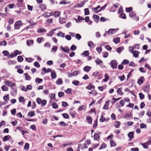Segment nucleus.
Wrapping results in <instances>:
<instances>
[{
    "label": "nucleus",
    "instance_id": "f257e3e1",
    "mask_svg": "<svg viewBox=\"0 0 151 151\" xmlns=\"http://www.w3.org/2000/svg\"><path fill=\"white\" fill-rule=\"evenodd\" d=\"M22 25V23L21 21L19 20L16 22L14 25L15 29H19L20 28V26Z\"/></svg>",
    "mask_w": 151,
    "mask_h": 151
},
{
    "label": "nucleus",
    "instance_id": "f03ea898",
    "mask_svg": "<svg viewBox=\"0 0 151 151\" xmlns=\"http://www.w3.org/2000/svg\"><path fill=\"white\" fill-rule=\"evenodd\" d=\"M4 83L5 85L9 86L12 87L16 86L15 84L14 83L8 80L5 81Z\"/></svg>",
    "mask_w": 151,
    "mask_h": 151
},
{
    "label": "nucleus",
    "instance_id": "7ed1b4c3",
    "mask_svg": "<svg viewBox=\"0 0 151 151\" xmlns=\"http://www.w3.org/2000/svg\"><path fill=\"white\" fill-rule=\"evenodd\" d=\"M117 62L116 60H112L110 63V64L111 68H117Z\"/></svg>",
    "mask_w": 151,
    "mask_h": 151
},
{
    "label": "nucleus",
    "instance_id": "20e7f679",
    "mask_svg": "<svg viewBox=\"0 0 151 151\" xmlns=\"http://www.w3.org/2000/svg\"><path fill=\"white\" fill-rule=\"evenodd\" d=\"M60 48L63 51L65 52L68 53L69 52V50L67 46H65V48H64L61 46H60Z\"/></svg>",
    "mask_w": 151,
    "mask_h": 151
},
{
    "label": "nucleus",
    "instance_id": "39448f33",
    "mask_svg": "<svg viewBox=\"0 0 151 151\" xmlns=\"http://www.w3.org/2000/svg\"><path fill=\"white\" fill-rule=\"evenodd\" d=\"M116 32V29H110L107 32L108 34H114Z\"/></svg>",
    "mask_w": 151,
    "mask_h": 151
},
{
    "label": "nucleus",
    "instance_id": "423d86ee",
    "mask_svg": "<svg viewBox=\"0 0 151 151\" xmlns=\"http://www.w3.org/2000/svg\"><path fill=\"white\" fill-rule=\"evenodd\" d=\"M91 68V67L86 66L83 68V70L84 71L88 72L90 70Z\"/></svg>",
    "mask_w": 151,
    "mask_h": 151
},
{
    "label": "nucleus",
    "instance_id": "0eeeda50",
    "mask_svg": "<svg viewBox=\"0 0 151 151\" xmlns=\"http://www.w3.org/2000/svg\"><path fill=\"white\" fill-rule=\"evenodd\" d=\"M134 131L129 132L128 134V136L130 139H132L134 137Z\"/></svg>",
    "mask_w": 151,
    "mask_h": 151
},
{
    "label": "nucleus",
    "instance_id": "6e6552de",
    "mask_svg": "<svg viewBox=\"0 0 151 151\" xmlns=\"http://www.w3.org/2000/svg\"><path fill=\"white\" fill-rule=\"evenodd\" d=\"M144 81V78L143 77H142L140 79H139L138 80L137 83L139 85H140L143 83Z\"/></svg>",
    "mask_w": 151,
    "mask_h": 151
},
{
    "label": "nucleus",
    "instance_id": "1a4fd4ad",
    "mask_svg": "<svg viewBox=\"0 0 151 151\" xmlns=\"http://www.w3.org/2000/svg\"><path fill=\"white\" fill-rule=\"evenodd\" d=\"M93 18L94 19V21L97 23L99 21V16L96 14H94L93 17Z\"/></svg>",
    "mask_w": 151,
    "mask_h": 151
},
{
    "label": "nucleus",
    "instance_id": "9d476101",
    "mask_svg": "<svg viewBox=\"0 0 151 151\" xmlns=\"http://www.w3.org/2000/svg\"><path fill=\"white\" fill-rule=\"evenodd\" d=\"M136 14H135L133 12H132L129 14V17L133 18L134 19H136L137 18V17L135 16Z\"/></svg>",
    "mask_w": 151,
    "mask_h": 151
},
{
    "label": "nucleus",
    "instance_id": "9b49d317",
    "mask_svg": "<svg viewBox=\"0 0 151 151\" xmlns=\"http://www.w3.org/2000/svg\"><path fill=\"white\" fill-rule=\"evenodd\" d=\"M51 76L52 79H55L56 77V74L55 71H52L51 73Z\"/></svg>",
    "mask_w": 151,
    "mask_h": 151
},
{
    "label": "nucleus",
    "instance_id": "f8f14e48",
    "mask_svg": "<svg viewBox=\"0 0 151 151\" xmlns=\"http://www.w3.org/2000/svg\"><path fill=\"white\" fill-rule=\"evenodd\" d=\"M11 138L10 135H7L4 136L3 138V140L5 142L9 139L10 138Z\"/></svg>",
    "mask_w": 151,
    "mask_h": 151
},
{
    "label": "nucleus",
    "instance_id": "ddd939ff",
    "mask_svg": "<svg viewBox=\"0 0 151 151\" xmlns=\"http://www.w3.org/2000/svg\"><path fill=\"white\" fill-rule=\"evenodd\" d=\"M60 13L58 11H56L54 14V16L55 18H57L60 15Z\"/></svg>",
    "mask_w": 151,
    "mask_h": 151
},
{
    "label": "nucleus",
    "instance_id": "4468645a",
    "mask_svg": "<svg viewBox=\"0 0 151 151\" xmlns=\"http://www.w3.org/2000/svg\"><path fill=\"white\" fill-rule=\"evenodd\" d=\"M37 31L39 33L45 32L46 31L45 29L42 28H40L38 29H37Z\"/></svg>",
    "mask_w": 151,
    "mask_h": 151
},
{
    "label": "nucleus",
    "instance_id": "2eb2a0df",
    "mask_svg": "<svg viewBox=\"0 0 151 151\" xmlns=\"http://www.w3.org/2000/svg\"><path fill=\"white\" fill-rule=\"evenodd\" d=\"M56 83L58 85L62 84V80L61 78H58L56 81Z\"/></svg>",
    "mask_w": 151,
    "mask_h": 151
},
{
    "label": "nucleus",
    "instance_id": "dca6fc26",
    "mask_svg": "<svg viewBox=\"0 0 151 151\" xmlns=\"http://www.w3.org/2000/svg\"><path fill=\"white\" fill-rule=\"evenodd\" d=\"M57 35L58 36L64 37L65 36V34L62 32H59L57 34Z\"/></svg>",
    "mask_w": 151,
    "mask_h": 151
},
{
    "label": "nucleus",
    "instance_id": "f3484780",
    "mask_svg": "<svg viewBox=\"0 0 151 151\" xmlns=\"http://www.w3.org/2000/svg\"><path fill=\"white\" fill-rule=\"evenodd\" d=\"M120 123L119 121H116L114 124V126L116 128H119L120 126Z\"/></svg>",
    "mask_w": 151,
    "mask_h": 151
},
{
    "label": "nucleus",
    "instance_id": "a211bd4d",
    "mask_svg": "<svg viewBox=\"0 0 151 151\" xmlns=\"http://www.w3.org/2000/svg\"><path fill=\"white\" fill-rule=\"evenodd\" d=\"M1 88L2 90L4 91H6L8 90V88L5 85H3L2 86Z\"/></svg>",
    "mask_w": 151,
    "mask_h": 151
},
{
    "label": "nucleus",
    "instance_id": "6ab92c4d",
    "mask_svg": "<svg viewBox=\"0 0 151 151\" xmlns=\"http://www.w3.org/2000/svg\"><path fill=\"white\" fill-rule=\"evenodd\" d=\"M33 42L32 40H27L26 43L27 45L30 46L33 43Z\"/></svg>",
    "mask_w": 151,
    "mask_h": 151
},
{
    "label": "nucleus",
    "instance_id": "aec40b11",
    "mask_svg": "<svg viewBox=\"0 0 151 151\" xmlns=\"http://www.w3.org/2000/svg\"><path fill=\"white\" fill-rule=\"evenodd\" d=\"M35 115V114L34 111H30L28 114V116L31 117H32Z\"/></svg>",
    "mask_w": 151,
    "mask_h": 151
},
{
    "label": "nucleus",
    "instance_id": "412c9836",
    "mask_svg": "<svg viewBox=\"0 0 151 151\" xmlns=\"http://www.w3.org/2000/svg\"><path fill=\"white\" fill-rule=\"evenodd\" d=\"M86 119L87 122L89 124H91L92 122V118L90 116H87L86 117Z\"/></svg>",
    "mask_w": 151,
    "mask_h": 151
},
{
    "label": "nucleus",
    "instance_id": "4be33fe9",
    "mask_svg": "<svg viewBox=\"0 0 151 151\" xmlns=\"http://www.w3.org/2000/svg\"><path fill=\"white\" fill-rule=\"evenodd\" d=\"M40 6L42 10H45L46 8V6L45 4H43L40 5Z\"/></svg>",
    "mask_w": 151,
    "mask_h": 151
},
{
    "label": "nucleus",
    "instance_id": "5701e85b",
    "mask_svg": "<svg viewBox=\"0 0 151 151\" xmlns=\"http://www.w3.org/2000/svg\"><path fill=\"white\" fill-rule=\"evenodd\" d=\"M99 137V134L98 133H95L94 136V139L95 140H98Z\"/></svg>",
    "mask_w": 151,
    "mask_h": 151
},
{
    "label": "nucleus",
    "instance_id": "b1692460",
    "mask_svg": "<svg viewBox=\"0 0 151 151\" xmlns=\"http://www.w3.org/2000/svg\"><path fill=\"white\" fill-rule=\"evenodd\" d=\"M143 147L145 149H147L148 148V145H149L148 144V142H146L143 144H142Z\"/></svg>",
    "mask_w": 151,
    "mask_h": 151
},
{
    "label": "nucleus",
    "instance_id": "393cba45",
    "mask_svg": "<svg viewBox=\"0 0 151 151\" xmlns=\"http://www.w3.org/2000/svg\"><path fill=\"white\" fill-rule=\"evenodd\" d=\"M105 78L103 79V81L105 82H106L109 79V77L107 73H105L104 75Z\"/></svg>",
    "mask_w": 151,
    "mask_h": 151
},
{
    "label": "nucleus",
    "instance_id": "a878e982",
    "mask_svg": "<svg viewBox=\"0 0 151 151\" xmlns=\"http://www.w3.org/2000/svg\"><path fill=\"white\" fill-rule=\"evenodd\" d=\"M86 88L89 90H91L92 88L94 89L95 86L93 85L90 84L88 86L86 87Z\"/></svg>",
    "mask_w": 151,
    "mask_h": 151
},
{
    "label": "nucleus",
    "instance_id": "bb28decb",
    "mask_svg": "<svg viewBox=\"0 0 151 151\" xmlns=\"http://www.w3.org/2000/svg\"><path fill=\"white\" fill-rule=\"evenodd\" d=\"M95 62L97 65L99 64L100 63H102L103 62L102 60L98 58H97L95 60Z\"/></svg>",
    "mask_w": 151,
    "mask_h": 151
},
{
    "label": "nucleus",
    "instance_id": "cd10ccee",
    "mask_svg": "<svg viewBox=\"0 0 151 151\" xmlns=\"http://www.w3.org/2000/svg\"><path fill=\"white\" fill-rule=\"evenodd\" d=\"M29 148V144L28 143H26L24 146V149L26 150H28Z\"/></svg>",
    "mask_w": 151,
    "mask_h": 151
},
{
    "label": "nucleus",
    "instance_id": "c85d7f7f",
    "mask_svg": "<svg viewBox=\"0 0 151 151\" xmlns=\"http://www.w3.org/2000/svg\"><path fill=\"white\" fill-rule=\"evenodd\" d=\"M24 75H25V77L26 80H30L31 79V77L28 75L27 73H25Z\"/></svg>",
    "mask_w": 151,
    "mask_h": 151
},
{
    "label": "nucleus",
    "instance_id": "c756f323",
    "mask_svg": "<svg viewBox=\"0 0 151 151\" xmlns=\"http://www.w3.org/2000/svg\"><path fill=\"white\" fill-rule=\"evenodd\" d=\"M57 50V46H53L51 50V52H55Z\"/></svg>",
    "mask_w": 151,
    "mask_h": 151
},
{
    "label": "nucleus",
    "instance_id": "7c9ffc66",
    "mask_svg": "<svg viewBox=\"0 0 151 151\" xmlns=\"http://www.w3.org/2000/svg\"><path fill=\"white\" fill-rule=\"evenodd\" d=\"M119 17L121 18H123L124 19H126V18L125 14L123 13H122L120 15Z\"/></svg>",
    "mask_w": 151,
    "mask_h": 151
},
{
    "label": "nucleus",
    "instance_id": "2f4dec72",
    "mask_svg": "<svg viewBox=\"0 0 151 151\" xmlns=\"http://www.w3.org/2000/svg\"><path fill=\"white\" fill-rule=\"evenodd\" d=\"M133 56L135 58H137L138 56V51H135L133 52Z\"/></svg>",
    "mask_w": 151,
    "mask_h": 151
},
{
    "label": "nucleus",
    "instance_id": "473e14b6",
    "mask_svg": "<svg viewBox=\"0 0 151 151\" xmlns=\"http://www.w3.org/2000/svg\"><path fill=\"white\" fill-rule=\"evenodd\" d=\"M140 127L141 129L145 128L146 129L147 128V127L146 125L144 124V123H141L140 124Z\"/></svg>",
    "mask_w": 151,
    "mask_h": 151
},
{
    "label": "nucleus",
    "instance_id": "72a5a7b5",
    "mask_svg": "<svg viewBox=\"0 0 151 151\" xmlns=\"http://www.w3.org/2000/svg\"><path fill=\"white\" fill-rule=\"evenodd\" d=\"M42 81L43 80L42 79L39 78H37L35 79V82H37L39 83L42 82Z\"/></svg>",
    "mask_w": 151,
    "mask_h": 151
},
{
    "label": "nucleus",
    "instance_id": "f704fd0d",
    "mask_svg": "<svg viewBox=\"0 0 151 151\" xmlns=\"http://www.w3.org/2000/svg\"><path fill=\"white\" fill-rule=\"evenodd\" d=\"M16 62L14 60L9 61L8 62V63L9 65L12 64H16Z\"/></svg>",
    "mask_w": 151,
    "mask_h": 151
},
{
    "label": "nucleus",
    "instance_id": "c9c22d12",
    "mask_svg": "<svg viewBox=\"0 0 151 151\" xmlns=\"http://www.w3.org/2000/svg\"><path fill=\"white\" fill-rule=\"evenodd\" d=\"M17 60L19 62H21L23 60V58L21 56H19L17 57Z\"/></svg>",
    "mask_w": 151,
    "mask_h": 151
},
{
    "label": "nucleus",
    "instance_id": "e433bc0d",
    "mask_svg": "<svg viewBox=\"0 0 151 151\" xmlns=\"http://www.w3.org/2000/svg\"><path fill=\"white\" fill-rule=\"evenodd\" d=\"M79 82L78 81L74 80L72 81V83L76 86H77L79 84Z\"/></svg>",
    "mask_w": 151,
    "mask_h": 151
},
{
    "label": "nucleus",
    "instance_id": "4c0bfd02",
    "mask_svg": "<svg viewBox=\"0 0 151 151\" xmlns=\"http://www.w3.org/2000/svg\"><path fill=\"white\" fill-rule=\"evenodd\" d=\"M22 53L21 52L17 50H16L14 51V53L15 54V56H16L17 55L21 54Z\"/></svg>",
    "mask_w": 151,
    "mask_h": 151
},
{
    "label": "nucleus",
    "instance_id": "58836bf2",
    "mask_svg": "<svg viewBox=\"0 0 151 151\" xmlns=\"http://www.w3.org/2000/svg\"><path fill=\"white\" fill-rule=\"evenodd\" d=\"M132 9L133 8L131 7L129 8H126L125 10L127 12H130L132 10Z\"/></svg>",
    "mask_w": 151,
    "mask_h": 151
},
{
    "label": "nucleus",
    "instance_id": "ea45409f",
    "mask_svg": "<svg viewBox=\"0 0 151 151\" xmlns=\"http://www.w3.org/2000/svg\"><path fill=\"white\" fill-rule=\"evenodd\" d=\"M110 145L111 147H114L116 145V144L114 141L112 139L110 141Z\"/></svg>",
    "mask_w": 151,
    "mask_h": 151
},
{
    "label": "nucleus",
    "instance_id": "a19ab883",
    "mask_svg": "<svg viewBox=\"0 0 151 151\" xmlns=\"http://www.w3.org/2000/svg\"><path fill=\"white\" fill-rule=\"evenodd\" d=\"M85 14V15H88L90 13L88 9L86 8L84 9Z\"/></svg>",
    "mask_w": 151,
    "mask_h": 151
},
{
    "label": "nucleus",
    "instance_id": "79ce46f5",
    "mask_svg": "<svg viewBox=\"0 0 151 151\" xmlns=\"http://www.w3.org/2000/svg\"><path fill=\"white\" fill-rule=\"evenodd\" d=\"M124 49V48L122 47H119L117 49V51L118 52L120 53L121 52V51Z\"/></svg>",
    "mask_w": 151,
    "mask_h": 151
},
{
    "label": "nucleus",
    "instance_id": "37998d69",
    "mask_svg": "<svg viewBox=\"0 0 151 151\" xmlns=\"http://www.w3.org/2000/svg\"><path fill=\"white\" fill-rule=\"evenodd\" d=\"M119 41H120V39H119V38H118V37L117 38H115L113 39V41L114 42H115V43H116V44H117L119 42Z\"/></svg>",
    "mask_w": 151,
    "mask_h": 151
},
{
    "label": "nucleus",
    "instance_id": "c03bdc74",
    "mask_svg": "<svg viewBox=\"0 0 151 151\" xmlns=\"http://www.w3.org/2000/svg\"><path fill=\"white\" fill-rule=\"evenodd\" d=\"M96 50L97 51H98L99 52V53H100V52L102 51L101 47H97L96 48Z\"/></svg>",
    "mask_w": 151,
    "mask_h": 151
},
{
    "label": "nucleus",
    "instance_id": "a18cd8bd",
    "mask_svg": "<svg viewBox=\"0 0 151 151\" xmlns=\"http://www.w3.org/2000/svg\"><path fill=\"white\" fill-rule=\"evenodd\" d=\"M54 34V32L52 31H50L49 32L46 34L47 36L51 37Z\"/></svg>",
    "mask_w": 151,
    "mask_h": 151
},
{
    "label": "nucleus",
    "instance_id": "49530a36",
    "mask_svg": "<svg viewBox=\"0 0 151 151\" xmlns=\"http://www.w3.org/2000/svg\"><path fill=\"white\" fill-rule=\"evenodd\" d=\"M52 107L54 109H56L58 108V106L56 103H53L52 104Z\"/></svg>",
    "mask_w": 151,
    "mask_h": 151
},
{
    "label": "nucleus",
    "instance_id": "de8ad7c7",
    "mask_svg": "<svg viewBox=\"0 0 151 151\" xmlns=\"http://www.w3.org/2000/svg\"><path fill=\"white\" fill-rule=\"evenodd\" d=\"M129 63V61L127 60H123L122 64L123 65H125L126 64H128Z\"/></svg>",
    "mask_w": 151,
    "mask_h": 151
},
{
    "label": "nucleus",
    "instance_id": "09e8293b",
    "mask_svg": "<svg viewBox=\"0 0 151 151\" xmlns=\"http://www.w3.org/2000/svg\"><path fill=\"white\" fill-rule=\"evenodd\" d=\"M47 103V101L45 100L44 99L42 101L41 103V105L42 106H45Z\"/></svg>",
    "mask_w": 151,
    "mask_h": 151
},
{
    "label": "nucleus",
    "instance_id": "8fccbe9b",
    "mask_svg": "<svg viewBox=\"0 0 151 151\" xmlns=\"http://www.w3.org/2000/svg\"><path fill=\"white\" fill-rule=\"evenodd\" d=\"M3 98L5 101H8L9 100V97L8 95L4 96Z\"/></svg>",
    "mask_w": 151,
    "mask_h": 151
},
{
    "label": "nucleus",
    "instance_id": "3c124183",
    "mask_svg": "<svg viewBox=\"0 0 151 151\" xmlns=\"http://www.w3.org/2000/svg\"><path fill=\"white\" fill-rule=\"evenodd\" d=\"M25 60L27 62H31L33 61V59L31 58H26Z\"/></svg>",
    "mask_w": 151,
    "mask_h": 151
},
{
    "label": "nucleus",
    "instance_id": "603ef678",
    "mask_svg": "<svg viewBox=\"0 0 151 151\" xmlns=\"http://www.w3.org/2000/svg\"><path fill=\"white\" fill-rule=\"evenodd\" d=\"M139 96L140 98L141 99H143L144 98V95L142 93H139Z\"/></svg>",
    "mask_w": 151,
    "mask_h": 151
},
{
    "label": "nucleus",
    "instance_id": "864d4df0",
    "mask_svg": "<svg viewBox=\"0 0 151 151\" xmlns=\"http://www.w3.org/2000/svg\"><path fill=\"white\" fill-rule=\"evenodd\" d=\"M117 92L120 95H122V89L121 88H118L117 90Z\"/></svg>",
    "mask_w": 151,
    "mask_h": 151
},
{
    "label": "nucleus",
    "instance_id": "5fc2aeb1",
    "mask_svg": "<svg viewBox=\"0 0 151 151\" xmlns=\"http://www.w3.org/2000/svg\"><path fill=\"white\" fill-rule=\"evenodd\" d=\"M89 54V53L88 51H84L83 53V55L85 56H88Z\"/></svg>",
    "mask_w": 151,
    "mask_h": 151
},
{
    "label": "nucleus",
    "instance_id": "6e6d98bb",
    "mask_svg": "<svg viewBox=\"0 0 151 151\" xmlns=\"http://www.w3.org/2000/svg\"><path fill=\"white\" fill-rule=\"evenodd\" d=\"M85 108V106L84 105H82L79 107L78 110L79 111H81L84 108Z\"/></svg>",
    "mask_w": 151,
    "mask_h": 151
},
{
    "label": "nucleus",
    "instance_id": "4d7b16f0",
    "mask_svg": "<svg viewBox=\"0 0 151 151\" xmlns=\"http://www.w3.org/2000/svg\"><path fill=\"white\" fill-rule=\"evenodd\" d=\"M42 101V100L40 98H38L37 99V102L38 104H41Z\"/></svg>",
    "mask_w": 151,
    "mask_h": 151
},
{
    "label": "nucleus",
    "instance_id": "13d9d810",
    "mask_svg": "<svg viewBox=\"0 0 151 151\" xmlns=\"http://www.w3.org/2000/svg\"><path fill=\"white\" fill-rule=\"evenodd\" d=\"M63 117L66 119H68L69 116L66 113H64L62 114Z\"/></svg>",
    "mask_w": 151,
    "mask_h": 151
},
{
    "label": "nucleus",
    "instance_id": "bf43d9fd",
    "mask_svg": "<svg viewBox=\"0 0 151 151\" xmlns=\"http://www.w3.org/2000/svg\"><path fill=\"white\" fill-rule=\"evenodd\" d=\"M84 5V3L83 2H82L77 4V6L78 7H83Z\"/></svg>",
    "mask_w": 151,
    "mask_h": 151
},
{
    "label": "nucleus",
    "instance_id": "052dcab7",
    "mask_svg": "<svg viewBox=\"0 0 151 151\" xmlns=\"http://www.w3.org/2000/svg\"><path fill=\"white\" fill-rule=\"evenodd\" d=\"M68 106V103L64 101H62V106L63 107H66Z\"/></svg>",
    "mask_w": 151,
    "mask_h": 151
},
{
    "label": "nucleus",
    "instance_id": "680f3d73",
    "mask_svg": "<svg viewBox=\"0 0 151 151\" xmlns=\"http://www.w3.org/2000/svg\"><path fill=\"white\" fill-rule=\"evenodd\" d=\"M14 22L13 20L11 19H9L8 20V22L9 24H12Z\"/></svg>",
    "mask_w": 151,
    "mask_h": 151
},
{
    "label": "nucleus",
    "instance_id": "e2e57ef3",
    "mask_svg": "<svg viewBox=\"0 0 151 151\" xmlns=\"http://www.w3.org/2000/svg\"><path fill=\"white\" fill-rule=\"evenodd\" d=\"M109 104L107 105L105 104L103 107V109L105 110L108 109H109Z\"/></svg>",
    "mask_w": 151,
    "mask_h": 151
},
{
    "label": "nucleus",
    "instance_id": "0e129e2a",
    "mask_svg": "<svg viewBox=\"0 0 151 151\" xmlns=\"http://www.w3.org/2000/svg\"><path fill=\"white\" fill-rule=\"evenodd\" d=\"M76 49V47L74 45H73L70 48V50L71 51L74 50Z\"/></svg>",
    "mask_w": 151,
    "mask_h": 151
},
{
    "label": "nucleus",
    "instance_id": "69168bd1",
    "mask_svg": "<svg viewBox=\"0 0 151 151\" xmlns=\"http://www.w3.org/2000/svg\"><path fill=\"white\" fill-rule=\"evenodd\" d=\"M119 78L121 80V81H123L125 77L124 75L122 76H118Z\"/></svg>",
    "mask_w": 151,
    "mask_h": 151
},
{
    "label": "nucleus",
    "instance_id": "338daca9",
    "mask_svg": "<svg viewBox=\"0 0 151 151\" xmlns=\"http://www.w3.org/2000/svg\"><path fill=\"white\" fill-rule=\"evenodd\" d=\"M134 47H133L130 46L129 47V50L132 53L133 52Z\"/></svg>",
    "mask_w": 151,
    "mask_h": 151
},
{
    "label": "nucleus",
    "instance_id": "774afa93",
    "mask_svg": "<svg viewBox=\"0 0 151 151\" xmlns=\"http://www.w3.org/2000/svg\"><path fill=\"white\" fill-rule=\"evenodd\" d=\"M2 53L5 56H6L8 55L9 54V52L7 51H3Z\"/></svg>",
    "mask_w": 151,
    "mask_h": 151
}]
</instances>
